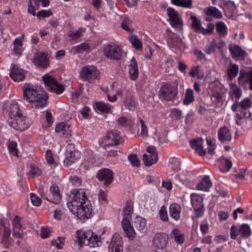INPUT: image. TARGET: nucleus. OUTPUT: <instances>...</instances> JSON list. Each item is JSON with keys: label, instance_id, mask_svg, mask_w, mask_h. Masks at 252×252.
Segmentation results:
<instances>
[{"label": "nucleus", "instance_id": "1", "mask_svg": "<svg viewBox=\"0 0 252 252\" xmlns=\"http://www.w3.org/2000/svg\"><path fill=\"white\" fill-rule=\"evenodd\" d=\"M67 205L70 211L78 219H89L92 216L93 207L84 189H74Z\"/></svg>", "mask_w": 252, "mask_h": 252}, {"label": "nucleus", "instance_id": "2", "mask_svg": "<svg viewBox=\"0 0 252 252\" xmlns=\"http://www.w3.org/2000/svg\"><path fill=\"white\" fill-rule=\"evenodd\" d=\"M23 98L30 107L37 111L46 106L48 96L41 86L27 83L23 87Z\"/></svg>", "mask_w": 252, "mask_h": 252}, {"label": "nucleus", "instance_id": "3", "mask_svg": "<svg viewBox=\"0 0 252 252\" xmlns=\"http://www.w3.org/2000/svg\"><path fill=\"white\" fill-rule=\"evenodd\" d=\"M102 51L104 55L112 60H121L126 55L122 44L116 41H111L104 44Z\"/></svg>", "mask_w": 252, "mask_h": 252}, {"label": "nucleus", "instance_id": "4", "mask_svg": "<svg viewBox=\"0 0 252 252\" xmlns=\"http://www.w3.org/2000/svg\"><path fill=\"white\" fill-rule=\"evenodd\" d=\"M7 123L11 127L18 131L27 129L31 125L29 120L22 114L13 118H8Z\"/></svg>", "mask_w": 252, "mask_h": 252}, {"label": "nucleus", "instance_id": "5", "mask_svg": "<svg viewBox=\"0 0 252 252\" xmlns=\"http://www.w3.org/2000/svg\"><path fill=\"white\" fill-rule=\"evenodd\" d=\"M178 93V85L173 83L162 85L159 91L160 96L167 101L174 100Z\"/></svg>", "mask_w": 252, "mask_h": 252}, {"label": "nucleus", "instance_id": "6", "mask_svg": "<svg viewBox=\"0 0 252 252\" xmlns=\"http://www.w3.org/2000/svg\"><path fill=\"white\" fill-rule=\"evenodd\" d=\"M3 229V233L2 235L1 243L5 249L9 248L13 243V240L11 238V229L10 222L5 218L0 219V229Z\"/></svg>", "mask_w": 252, "mask_h": 252}, {"label": "nucleus", "instance_id": "7", "mask_svg": "<svg viewBox=\"0 0 252 252\" xmlns=\"http://www.w3.org/2000/svg\"><path fill=\"white\" fill-rule=\"evenodd\" d=\"M42 80L47 89L52 92L57 94H61L64 91V88L62 84H59L55 78L49 74H46L42 76Z\"/></svg>", "mask_w": 252, "mask_h": 252}, {"label": "nucleus", "instance_id": "8", "mask_svg": "<svg viewBox=\"0 0 252 252\" xmlns=\"http://www.w3.org/2000/svg\"><path fill=\"white\" fill-rule=\"evenodd\" d=\"M2 110L4 115L7 117V119L22 114L20 105L16 100L4 102L2 105Z\"/></svg>", "mask_w": 252, "mask_h": 252}, {"label": "nucleus", "instance_id": "9", "mask_svg": "<svg viewBox=\"0 0 252 252\" xmlns=\"http://www.w3.org/2000/svg\"><path fill=\"white\" fill-rule=\"evenodd\" d=\"M124 142V139L120 136V133L117 130L109 132L101 141L102 146L106 149L109 146L118 145Z\"/></svg>", "mask_w": 252, "mask_h": 252}, {"label": "nucleus", "instance_id": "10", "mask_svg": "<svg viewBox=\"0 0 252 252\" xmlns=\"http://www.w3.org/2000/svg\"><path fill=\"white\" fill-rule=\"evenodd\" d=\"M167 14L171 26L179 31H182L183 21L178 11L172 7H168Z\"/></svg>", "mask_w": 252, "mask_h": 252}, {"label": "nucleus", "instance_id": "11", "mask_svg": "<svg viewBox=\"0 0 252 252\" xmlns=\"http://www.w3.org/2000/svg\"><path fill=\"white\" fill-rule=\"evenodd\" d=\"M238 81L241 86L245 88H248L252 91V69L240 70Z\"/></svg>", "mask_w": 252, "mask_h": 252}, {"label": "nucleus", "instance_id": "12", "mask_svg": "<svg viewBox=\"0 0 252 252\" xmlns=\"http://www.w3.org/2000/svg\"><path fill=\"white\" fill-rule=\"evenodd\" d=\"M33 63L34 65L42 68H47L50 64V60L47 53L39 52L34 55Z\"/></svg>", "mask_w": 252, "mask_h": 252}, {"label": "nucleus", "instance_id": "13", "mask_svg": "<svg viewBox=\"0 0 252 252\" xmlns=\"http://www.w3.org/2000/svg\"><path fill=\"white\" fill-rule=\"evenodd\" d=\"M168 236L163 233L156 234L153 240V246L158 250H166Z\"/></svg>", "mask_w": 252, "mask_h": 252}, {"label": "nucleus", "instance_id": "14", "mask_svg": "<svg viewBox=\"0 0 252 252\" xmlns=\"http://www.w3.org/2000/svg\"><path fill=\"white\" fill-rule=\"evenodd\" d=\"M98 180L104 182L105 186H107L112 183L114 174L112 171L108 168H103L99 170L97 173Z\"/></svg>", "mask_w": 252, "mask_h": 252}, {"label": "nucleus", "instance_id": "15", "mask_svg": "<svg viewBox=\"0 0 252 252\" xmlns=\"http://www.w3.org/2000/svg\"><path fill=\"white\" fill-rule=\"evenodd\" d=\"M124 243L118 233H115L111 239L108 248L111 252H123Z\"/></svg>", "mask_w": 252, "mask_h": 252}, {"label": "nucleus", "instance_id": "16", "mask_svg": "<svg viewBox=\"0 0 252 252\" xmlns=\"http://www.w3.org/2000/svg\"><path fill=\"white\" fill-rule=\"evenodd\" d=\"M98 71L94 65L83 67L81 73V77L86 80H94L97 78Z\"/></svg>", "mask_w": 252, "mask_h": 252}, {"label": "nucleus", "instance_id": "17", "mask_svg": "<svg viewBox=\"0 0 252 252\" xmlns=\"http://www.w3.org/2000/svg\"><path fill=\"white\" fill-rule=\"evenodd\" d=\"M10 69L9 75L13 81L20 82L25 79L26 72L24 70L14 64H11Z\"/></svg>", "mask_w": 252, "mask_h": 252}, {"label": "nucleus", "instance_id": "18", "mask_svg": "<svg viewBox=\"0 0 252 252\" xmlns=\"http://www.w3.org/2000/svg\"><path fill=\"white\" fill-rule=\"evenodd\" d=\"M147 151L150 154L151 159H148V156L146 154L143 155V160L147 166H150L156 163L158 160V154L156 151V148L154 146H149L147 148Z\"/></svg>", "mask_w": 252, "mask_h": 252}, {"label": "nucleus", "instance_id": "19", "mask_svg": "<svg viewBox=\"0 0 252 252\" xmlns=\"http://www.w3.org/2000/svg\"><path fill=\"white\" fill-rule=\"evenodd\" d=\"M136 229L141 233L145 234L147 231V220L140 216H137L133 220Z\"/></svg>", "mask_w": 252, "mask_h": 252}, {"label": "nucleus", "instance_id": "20", "mask_svg": "<svg viewBox=\"0 0 252 252\" xmlns=\"http://www.w3.org/2000/svg\"><path fill=\"white\" fill-rule=\"evenodd\" d=\"M203 140L202 138L198 137L189 141V145L191 148L200 156H204L206 152L203 148Z\"/></svg>", "mask_w": 252, "mask_h": 252}, {"label": "nucleus", "instance_id": "21", "mask_svg": "<svg viewBox=\"0 0 252 252\" xmlns=\"http://www.w3.org/2000/svg\"><path fill=\"white\" fill-rule=\"evenodd\" d=\"M122 228L125 233V235L130 240H133L135 237L136 232L133 227L131 225L130 222L128 221H122Z\"/></svg>", "mask_w": 252, "mask_h": 252}, {"label": "nucleus", "instance_id": "22", "mask_svg": "<svg viewBox=\"0 0 252 252\" xmlns=\"http://www.w3.org/2000/svg\"><path fill=\"white\" fill-rule=\"evenodd\" d=\"M181 211V206L177 203H172L169 206V215L175 221H178L180 219Z\"/></svg>", "mask_w": 252, "mask_h": 252}, {"label": "nucleus", "instance_id": "23", "mask_svg": "<svg viewBox=\"0 0 252 252\" xmlns=\"http://www.w3.org/2000/svg\"><path fill=\"white\" fill-rule=\"evenodd\" d=\"M91 236H92V231L91 230H80L76 232V237L79 243L86 246V242L89 240Z\"/></svg>", "mask_w": 252, "mask_h": 252}, {"label": "nucleus", "instance_id": "24", "mask_svg": "<svg viewBox=\"0 0 252 252\" xmlns=\"http://www.w3.org/2000/svg\"><path fill=\"white\" fill-rule=\"evenodd\" d=\"M123 104L125 108L129 111H133L136 108L137 102L135 98L131 95L127 94L124 98Z\"/></svg>", "mask_w": 252, "mask_h": 252}, {"label": "nucleus", "instance_id": "25", "mask_svg": "<svg viewBox=\"0 0 252 252\" xmlns=\"http://www.w3.org/2000/svg\"><path fill=\"white\" fill-rule=\"evenodd\" d=\"M219 140L221 142L230 141L232 139V134L228 128L223 126L220 128L218 132Z\"/></svg>", "mask_w": 252, "mask_h": 252}, {"label": "nucleus", "instance_id": "26", "mask_svg": "<svg viewBox=\"0 0 252 252\" xmlns=\"http://www.w3.org/2000/svg\"><path fill=\"white\" fill-rule=\"evenodd\" d=\"M129 74L130 79L132 80H135L137 79L139 71L137 66V63L135 58L133 57L130 62L129 65Z\"/></svg>", "mask_w": 252, "mask_h": 252}, {"label": "nucleus", "instance_id": "27", "mask_svg": "<svg viewBox=\"0 0 252 252\" xmlns=\"http://www.w3.org/2000/svg\"><path fill=\"white\" fill-rule=\"evenodd\" d=\"M229 50L232 56L236 60H242L244 58L245 53L240 46L233 45L229 47Z\"/></svg>", "mask_w": 252, "mask_h": 252}, {"label": "nucleus", "instance_id": "28", "mask_svg": "<svg viewBox=\"0 0 252 252\" xmlns=\"http://www.w3.org/2000/svg\"><path fill=\"white\" fill-rule=\"evenodd\" d=\"M57 132L61 133L67 137L71 135L70 125L68 123L61 122L59 123L56 127Z\"/></svg>", "mask_w": 252, "mask_h": 252}, {"label": "nucleus", "instance_id": "29", "mask_svg": "<svg viewBox=\"0 0 252 252\" xmlns=\"http://www.w3.org/2000/svg\"><path fill=\"white\" fill-rule=\"evenodd\" d=\"M50 190L52 194V198L49 199V201L54 204H59L61 200V195L59 187L56 185L53 184L51 186Z\"/></svg>", "mask_w": 252, "mask_h": 252}, {"label": "nucleus", "instance_id": "30", "mask_svg": "<svg viewBox=\"0 0 252 252\" xmlns=\"http://www.w3.org/2000/svg\"><path fill=\"white\" fill-rule=\"evenodd\" d=\"M133 211V203L130 201H128L123 209V219L122 221L126 220L130 221Z\"/></svg>", "mask_w": 252, "mask_h": 252}, {"label": "nucleus", "instance_id": "31", "mask_svg": "<svg viewBox=\"0 0 252 252\" xmlns=\"http://www.w3.org/2000/svg\"><path fill=\"white\" fill-rule=\"evenodd\" d=\"M232 163L230 159L224 157H221L220 159L219 165L220 170L222 173L228 172L232 167Z\"/></svg>", "mask_w": 252, "mask_h": 252}, {"label": "nucleus", "instance_id": "32", "mask_svg": "<svg viewBox=\"0 0 252 252\" xmlns=\"http://www.w3.org/2000/svg\"><path fill=\"white\" fill-rule=\"evenodd\" d=\"M94 108L97 112L108 113L112 109V106L109 103L103 101H96L94 105Z\"/></svg>", "mask_w": 252, "mask_h": 252}, {"label": "nucleus", "instance_id": "33", "mask_svg": "<svg viewBox=\"0 0 252 252\" xmlns=\"http://www.w3.org/2000/svg\"><path fill=\"white\" fill-rule=\"evenodd\" d=\"M212 184L210 178L208 176L204 177L197 186V189L203 191H209Z\"/></svg>", "mask_w": 252, "mask_h": 252}, {"label": "nucleus", "instance_id": "34", "mask_svg": "<svg viewBox=\"0 0 252 252\" xmlns=\"http://www.w3.org/2000/svg\"><path fill=\"white\" fill-rule=\"evenodd\" d=\"M86 244V246L91 248H95L100 246L102 244V241L100 237L92 231V236H90L89 240L87 241Z\"/></svg>", "mask_w": 252, "mask_h": 252}, {"label": "nucleus", "instance_id": "35", "mask_svg": "<svg viewBox=\"0 0 252 252\" xmlns=\"http://www.w3.org/2000/svg\"><path fill=\"white\" fill-rule=\"evenodd\" d=\"M171 235L176 243L181 245L184 243L185 235L178 228H174L171 231Z\"/></svg>", "mask_w": 252, "mask_h": 252}, {"label": "nucleus", "instance_id": "36", "mask_svg": "<svg viewBox=\"0 0 252 252\" xmlns=\"http://www.w3.org/2000/svg\"><path fill=\"white\" fill-rule=\"evenodd\" d=\"M189 75L192 78L196 77L199 80L202 79L204 76V71L199 65L192 66Z\"/></svg>", "mask_w": 252, "mask_h": 252}, {"label": "nucleus", "instance_id": "37", "mask_svg": "<svg viewBox=\"0 0 252 252\" xmlns=\"http://www.w3.org/2000/svg\"><path fill=\"white\" fill-rule=\"evenodd\" d=\"M238 71V65L231 63L227 68V73L229 79L232 81L237 76Z\"/></svg>", "mask_w": 252, "mask_h": 252}, {"label": "nucleus", "instance_id": "38", "mask_svg": "<svg viewBox=\"0 0 252 252\" xmlns=\"http://www.w3.org/2000/svg\"><path fill=\"white\" fill-rule=\"evenodd\" d=\"M95 159L93 156H85V158L83 162L80 165V168L84 171H86L91 168L94 162Z\"/></svg>", "mask_w": 252, "mask_h": 252}, {"label": "nucleus", "instance_id": "39", "mask_svg": "<svg viewBox=\"0 0 252 252\" xmlns=\"http://www.w3.org/2000/svg\"><path fill=\"white\" fill-rule=\"evenodd\" d=\"M190 20L192 21V28L196 32L199 33H202L203 27L202 26L201 21L195 16H191Z\"/></svg>", "mask_w": 252, "mask_h": 252}, {"label": "nucleus", "instance_id": "40", "mask_svg": "<svg viewBox=\"0 0 252 252\" xmlns=\"http://www.w3.org/2000/svg\"><path fill=\"white\" fill-rule=\"evenodd\" d=\"M91 47L88 43H83L78 45L73 46L71 49V52L73 54L83 53L90 50Z\"/></svg>", "mask_w": 252, "mask_h": 252}, {"label": "nucleus", "instance_id": "41", "mask_svg": "<svg viewBox=\"0 0 252 252\" xmlns=\"http://www.w3.org/2000/svg\"><path fill=\"white\" fill-rule=\"evenodd\" d=\"M206 15L213 17L217 19L222 17V13L218 8L214 6H210L204 10Z\"/></svg>", "mask_w": 252, "mask_h": 252}, {"label": "nucleus", "instance_id": "42", "mask_svg": "<svg viewBox=\"0 0 252 252\" xmlns=\"http://www.w3.org/2000/svg\"><path fill=\"white\" fill-rule=\"evenodd\" d=\"M238 232L239 235L243 238H248L252 234L251 228L247 223L241 224L238 229Z\"/></svg>", "mask_w": 252, "mask_h": 252}, {"label": "nucleus", "instance_id": "43", "mask_svg": "<svg viewBox=\"0 0 252 252\" xmlns=\"http://www.w3.org/2000/svg\"><path fill=\"white\" fill-rule=\"evenodd\" d=\"M128 38L130 43L136 50H141L142 49V42L136 35L130 34Z\"/></svg>", "mask_w": 252, "mask_h": 252}, {"label": "nucleus", "instance_id": "44", "mask_svg": "<svg viewBox=\"0 0 252 252\" xmlns=\"http://www.w3.org/2000/svg\"><path fill=\"white\" fill-rule=\"evenodd\" d=\"M216 31L219 36L224 37L228 33V28L224 22H219L216 24Z\"/></svg>", "mask_w": 252, "mask_h": 252}, {"label": "nucleus", "instance_id": "45", "mask_svg": "<svg viewBox=\"0 0 252 252\" xmlns=\"http://www.w3.org/2000/svg\"><path fill=\"white\" fill-rule=\"evenodd\" d=\"M132 21L127 17H125L122 20L121 27L125 31L130 32L134 31L132 27Z\"/></svg>", "mask_w": 252, "mask_h": 252}, {"label": "nucleus", "instance_id": "46", "mask_svg": "<svg viewBox=\"0 0 252 252\" xmlns=\"http://www.w3.org/2000/svg\"><path fill=\"white\" fill-rule=\"evenodd\" d=\"M180 161L178 159H172L169 163L168 167L169 170L168 174L169 175H172L174 172L178 171L179 169Z\"/></svg>", "mask_w": 252, "mask_h": 252}, {"label": "nucleus", "instance_id": "47", "mask_svg": "<svg viewBox=\"0 0 252 252\" xmlns=\"http://www.w3.org/2000/svg\"><path fill=\"white\" fill-rule=\"evenodd\" d=\"M190 201L192 207H200L203 205V198L196 193L190 194Z\"/></svg>", "mask_w": 252, "mask_h": 252}, {"label": "nucleus", "instance_id": "48", "mask_svg": "<svg viewBox=\"0 0 252 252\" xmlns=\"http://www.w3.org/2000/svg\"><path fill=\"white\" fill-rule=\"evenodd\" d=\"M72 148H74V146L73 145H68L67 146L66 155L76 161L80 158V154L78 151L69 150V149L71 150Z\"/></svg>", "mask_w": 252, "mask_h": 252}, {"label": "nucleus", "instance_id": "49", "mask_svg": "<svg viewBox=\"0 0 252 252\" xmlns=\"http://www.w3.org/2000/svg\"><path fill=\"white\" fill-rule=\"evenodd\" d=\"M194 100V97L193 90L191 89H187L186 91L183 100L184 104L185 105H189L193 102Z\"/></svg>", "mask_w": 252, "mask_h": 252}, {"label": "nucleus", "instance_id": "50", "mask_svg": "<svg viewBox=\"0 0 252 252\" xmlns=\"http://www.w3.org/2000/svg\"><path fill=\"white\" fill-rule=\"evenodd\" d=\"M171 3L174 5L185 8H190L192 4L191 0H171Z\"/></svg>", "mask_w": 252, "mask_h": 252}, {"label": "nucleus", "instance_id": "51", "mask_svg": "<svg viewBox=\"0 0 252 252\" xmlns=\"http://www.w3.org/2000/svg\"><path fill=\"white\" fill-rule=\"evenodd\" d=\"M39 8L38 1L36 0H30L28 3V12L33 16L36 15V9Z\"/></svg>", "mask_w": 252, "mask_h": 252}, {"label": "nucleus", "instance_id": "52", "mask_svg": "<svg viewBox=\"0 0 252 252\" xmlns=\"http://www.w3.org/2000/svg\"><path fill=\"white\" fill-rule=\"evenodd\" d=\"M85 30V28L80 27L75 31H70L68 33V36L73 40H77L82 35V33Z\"/></svg>", "mask_w": 252, "mask_h": 252}, {"label": "nucleus", "instance_id": "53", "mask_svg": "<svg viewBox=\"0 0 252 252\" xmlns=\"http://www.w3.org/2000/svg\"><path fill=\"white\" fill-rule=\"evenodd\" d=\"M138 123L140 124L141 127L140 136L143 138L147 137L148 135V129L147 126L145 124L144 120L139 118Z\"/></svg>", "mask_w": 252, "mask_h": 252}, {"label": "nucleus", "instance_id": "54", "mask_svg": "<svg viewBox=\"0 0 252 252\" xmlns=\"http://www.w3.org/2000/svg\"><path fill=\"white\" fill-rule=\"evenodd\" d=\"M42 173V171L38 166L35 165H32L31 169L29 172V175L32 177H37L41 175Z\"/></svg>", "mask_w": 252, "mask_h": 252}, {"label": "nucleus", "instance_id": "55", "mask_svg": "<svg viewBox=\"0 0 252 252\" xmlns=\"http://www.w3.org/2000/svg\"><path fill=\"white\" fill-rule=\"evenodd\" d=\"M230 88L231 93H232L239 99L242 96V92L239 87L235 84L231 83L230 85Z\"/></svg>", "mask_w": 252, "mask_h": 252}, {"label": "nucleus", "instance_id": "56", "mask_svg": "<svg viewBox=\"0 0 252 252\" xmlns=\"http://www.w3.org/2000/svg\"><path fill=\"white\" fill-rule=\"evenodd\" d=\"M17 144L16 142L14 141L9 142L8 149L9 152V153L15 157H17L18 153L17 150Z\"/></svg>", "mask_w": 252, "mask_h": 252}, {"label": "nucleus", "instance_id": "57", "mask_svg": "<svg viewBox=\"0 0 252 252\" xmlns=\"http://www.w3.org/2000/svg\"><path fill=\"white\" fill-rule=\"evenodd\" d=\"M64 238L63 237H59L57 239L53 240L51 241V245L56 246L58 249L63 248L64 245Z\"/></svg>", "mask_w": 252, "mask_h": 252}, {"label": "nucleus", "instance_id": "58", "mask_svg": "<svg viewBox=\"0 0 252 252\" xmlns=\"http://www.w3.org/2000/svg\"><path fill=\"white\" fill-rule=\"evenodd\" d=\"M45 158L48 165L51 167H54L56 166V163L54 161V159L52 156V152L48 150L45 154Z\"/></svg>", "mask_w": 252, "mask_h": 252}, {"label": "nucleus", "instance_id": "59", "mask_svg": "<svg viewBox=\"0 0 252 252\" xmlns=\"http://www.w3.org/2000/svg\"><path fill=\"white\" fill-rule=\"evenodd\" d=\"M240 107L242 110H246L251 106L252 102L249 98H245L240 103Z\"/></svg>", "mask_w": 252, "mask_h": 252}, {"label": "nucleus", "instance_id": "60", "mask_svg": "<svg viewBox=\"0 0 252 252\" xmlns=\"http://www.w3.org/2000/svg\"><path fill=\"white\" fill-rule=\"evenodd\" d=\"M200 230L203 235L207 234L209 232V223L207 220H204L201 222Z\"/></svg>", "mask_w": 252, "mask_h": 252}, {"label": "nucleus", "instance_id": "61", "mask_svg": "<svg viewBox=\"0 0 252 252\" xmlns=\"http://www.w3.org/2000/svg\"><path fill=\"white\" fill-rule=\"evenodd\" d=\"M13 229L21 230L22 224L21 223V219L18 216H15L12 220Z\"/></svg>", "mask_w": 252, "mask_h": 252}, {"label": "nucleus", "instance_id": "62", "mask_svg": "<svg viewBox=\"0 0 252 252\" xmlns=\"http://www.w3.org/2000/svg\"><path fill=\"white\" fill-rule=\"evenodd\" d=\"M51 233V231L49 228L43 226L41 228L40 235L42 238L46 239L50 236Z\"/></svg>", "mask_w": 252, "mask_h": 252}, {"label": "nucleus", "instance_id": "63", "mask_svg": "<svg viewBox=\"0 0 252 252\" xmlns=\"http://www.w3.org/2000/svg\"><path fill=\"white\" fill-rule=\"evenodd\" d=\"M128 160L130 161L131 164L135 167H138L140 165L139 160L137 158V155L135 154L130 155L128 157Z\"/></svg>", "mask_w": 252, "mask_h": 252}, {"label": "nucleus", "instance_id": "64", "mask_svg": "<svg viewBox=\"0 0 252 252\" xmlns=\"http://www.w3.org/2000/svg\"><path fill=\"white\" fill-rule=\"evenodd\" d=\"M180 42V39L173 37L167 40V43L170 48H176L178 42Z\"/></svg>", "mask_w": 252, "mask_h": 252}]
</instances>
